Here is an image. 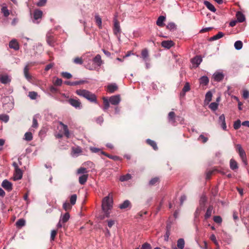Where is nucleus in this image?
Here are the masks:
<instances>
[{"instance_id":"28","label":"nucleus","mask_w":249,"mask_h":249,"mask_svg":"<svg viewBox=\"0 0 249 249\" xmlns=\"http://www.w3.org/2000/svg\"><path fill=\"white\" fill-rule=\"evenodd\" d=\"M93 62L98 66H100L102 64L101 57L99 54H97L93 59Z\"/></svg>"},{"instance_id":"35","label":"nucleus","mask_w":249,"mask_h":249,"mask_svg":"<svg viewBox=\"0 0 249 249\" xmlns=\"http://www.w3.org/2000/svg\"><path fill=\"white\" fill-rule=\"evenodd\" d=\"M185 242L182 238H180L178 240L177 246L180 249H183L184 247Z\"/></svg>"},{"instance_id":"17","label":"nucleus","mask_w":249,"mask_h":249,"mask_svg":"<svg viewBox=\"0 0 249 249\" xmlns=\"http://www.w3.org/2000/svg\"><path fill=\"white\" fill-rule=\"evenodd\" d=\"M142 58L144 61L146 62L149 60V53L147 49H145L142 51Z\"/></svg>"},{"instance_id":"20","label":"nucleus","mask_w":249,"mask_h":249,"mask_svg":"<svg viewBox=\"0 0 249 249\" xmlns=\"http://www.w3.org/2000/svg\"><path fill=\"white\" fill-rule=\"evenodd\" d=\"M166 20V17H159L158 18L156 24L160 27H163L164 25V22Z\"/></svg>"},{"instance_id":"51","label":"nucleus","mask_w":249,"mask_h":249,"mask_svg":"<svg viewBox=\"0 0 249 249\" xmlns=\"http://www.w3.org/2000/svg\"><path fill=\"white\" fill-rule=\"evenodd\" d=\"M166 28L170 30H174L176 28V25L174 23H169L166 26Z\"/></svg>"},{"instance_id":"34","label":"nucleus","mask_w":249,"mask_h":249,"mask_svg":"<svg viewBox=\"0 0 249 249\" xmlns=\"http://www.w3.org/2000/svg\"><path fill=\"white\" fill-rule=\"evenodd\" d=\"M24 74L25 78L28 80H30L31 79V76L29 73V68L28 66H26L24 69Z\"/></svg>"},{"instance_id":"4","label":"nucleus","mask_w":249,"mask_h":249,"mask_svg":"<svg viewBox=\"0 0 249 249\" xmlns=\"http://www.w3.org/2000/svg\"><path fill=\"white\" fill-rule=\"evenodd\" d=\"M71 150V156L73 157H77L82 153V148L78 146L72 147Z\"/></svg>"},{"instance_id":"46","label":"nucleus","mask_w":249,"mask_h":249,"mask_svg":"<svg viewBox=\"0 0 249 249\" xmlns=\"http://www.w3.org/2000/svg\"><path fill=\"white\" fill-rule=\"evenodd\" d=\"M29 97L32 100L36 99L38 96L37 92L35 91H30L29 92Z\"/></svg>"},{"instance_id":"26","label":"nucleus","mask_w":249,"mask_h":249,"mask_svg":"<svg viewBox=\"0 0 249 249\" xmlns=\"http://www.w3.org/2000/svg\"><path fill=\"white\" fill-rule=\"evenodd\" d=\"M212 93L211 91H208L207 92L205 95V104H208L212 100Z\"/></svg>"},{"instance_id":"45","label":"nucleus","mask_w":249,"mask_h":249,"mask_svg":"<svg viewBox=\"0 0 249 249\" xmlns=\"http://www.w3.org/2000/svg\"><path fill=\"white\" fill-rule=\"evenodd\" d=\"M218 106V103L216 102H213L211 103L209 106V108L213 111H215Z\"/></svg>"},{"instance_id":"56","label":"nucleus","mask_w":249,"mask_h":249,"mask_svg":"<svg viewBox=\"0 0 249 249\" xmlns=\"http://www.w3.org/2000/svg\"><path fill=\"white\" fill-rule=\"evenodd\" d=\"M159 181V178H155L150 180L149 181V184L150 185H153L156 184Z\"/></svg>"},{"instance_id":"55","label":"nucleus","mask_w":249,"mask_h":249,"mask_svg":"<svg viewBox=\"0 0 249 249\" xmlns=\"http://www.w3.org/2000/svg\"><path fill=\"white\" fill-rule=\"evenodd\" d=\"M96 23L97 25L100 27H101L102 26V19L100 18V17H96L95 18Z\"/></svg>"},{"instance_id":"53","label":"nucleus","mask_w":249,"mask_h":249,"mask_svg":"<svg viewBox=\"0 0 249 249\" xmlns=\"http://www.w3.org/2000/svg\"><path fill=\"white\" fill-rule=\"evenodd\" d=\"M213 221L215 223L221 224L222 221V219L220 216H215L213 217Z\"/></svg>"},{"instance_id":"19","label":"nucleus","mask_w":249,"mask_h":249,"mask_svg":"<svg viewBox=\"0 0 249 249\" xmlns=\"http://www.w3.org/2000/svg\"><path fill=\"white\" fill-rule=\"evenodd\" d=\"M88 176V174H84L80 176L79 178V183L81 185L84 184L87 181Z\"/></svg>"},{"instance_id":"42","label":"nucleus","mask_w":249,"mask_h":249,"mask_svg":"<svg viewBox=\"0 0 249 249\" xmlns=\"http://www.w3.org/2000/svg\"><path fill=\"white\" fill-rule=\"evenodd\" d=\"M131 178L130 174H127L125 175H123L120 177V180L121 181H127Z\"/></svg>"},{"instance_id":"37","label":"nucleus","mask_w":249,"mask_h":249,"mask_svg":"<svg viewBox=\"0 0 249 249\" xmlns=\"http://www.w3.org/2000/svg\"><path fill=\"white\" fill-rule=\"evenodd\" d=\"M88 170L86 168L84 167H80L77 169L76 173L77 174H88Z\"/></svg>"},{"instance_id":"31","label":"nucleus","mask_w":249,"mask_h":249,"mask_svg":"<svg viewBox=\"0 0 249 249\" xmlns=\"http://www.w3.org/2000/svg\"><path fill=\"white\" fill-rule=\"evenodd\" d=\"M107 91L110 93H113L117 89V86L116 84H111L107 86Z\"/></svg>"},{"instance_id":"11","label":"nucleus","mask_w":249,"mask_h":249,"mask_svg":"<svg viewBox=\"0 0 249 249\" xmlns=\"http://www.w3.org/2000/svg\"><path fill=\"white\" fill-rule=\"evenodd\" d=\"M218 122L221 124L223 129L226 130L227 126L225 122V117L224 114H222L219 116Z\"/></svg>"},{"instance_id":"2","label":"nucleus","mask_w":249,"mask_h":249,"mask_svg":"<svg viewBox=\"0 0 249 249\" xmlns=\"http://www.w3.org/2000/svg\"><path fill=\"white\" fill-rule=\"evenodd\" d=\"M76 93L79 96L84 97L91 102H96V97L94 94L85 89H78Z\"/></svg>"},{"instance_id":"29","label":"nucleus","mask_w":249,"mask_h":249,"mask_svg":"<svg viewBox=\"0 0 249 249\" xmlns=\"http://www.w3.org/2000/svg\"><path fill=\"white\" fill-rule=\"evenodd\" d=\"M204 5L207 7L208 9L213 12H215L216 9L214 6L210 2L208 1H205L204 2Z\"/></svg>"},{"instance_id":"58","label":"nucleus","mask_w":249,"mask_h":249,"mask_svg":"<svg viewBox=\"0 0 249 249\" xmlns=\"http://www.w3.org/2000/svg\"><path fill=\"white\" fill-rule=\"evenodd\" d=\"M210 238L214 243L215 245H217V241L214 234H212L210 236Z\"/></svg>"},{"instance_id":"6","label":"nucleus","mask_w":249,"mask_h":249,"mask_svg":"<svg viewBox=\"0 0 249 249\" xmlns=\"http://www.w3.org/2000/svg\"><path fill=\"white\" fill-rule=\"evenodd\" d=\"M113 32L115 35L118 36L120 35L121 33V28L119 24V22L116 19H114V28Z\"/></svg>"},{"instance_id":"30","label":"nucleus","mask_w":249,"mask_h":249,"mask_svg":"<svg viewBox=\"0 0 249 249\" xmlns=\"http://www.w3.org/2000/svg\"><path fill=\"white\" fill-rule=\"evenodd\" d=\"M130 205V202L129 200H126L122 204L119 205V208L121 209H124L129 207Z\"/></svg>"},{"instance_id":"23","label":"nucleus","mask_w":249,"mask_h":249,"mask_svg":"<svg viewBox=\"0 0 249 249\" xmlns=\"http://www.w3.org/2000/svg\"><path fill=\"white\" fill-rule=\"evenodd\" d=\"M70 216L68 213H65L64 215H62L60 216V222H62L63 223H66L70 219Z\"/></svg>"},{"instance_id":"3","label":"nucleus","mask_w":249,"mask_h":249,"mask_svg":"<svg viewBox=\"0 0 249 249\" xmlns=\"http://www.w3.org/2000/svg\"><path fill=\"white\" fill-rule=\"evenodd\" d=\"M236 150L238 153L240 158L241 159L245 165H247V160L246 158V154L244 150L242 148L241 144H237L235 145Z\"/></svg>"},{"instance_id":"50","label":"nucleus","mask_w":249,"mask_h":249,"mask_svg":"<svg viewBox=\"0 0 249 249\" xmlns=\"http://www.w3.org/2000/svg\"><path fill=\"white\" fill-rule=\"evenodd\" d=\"M63 208L65 211H67L69 210H71V206L69 203L66 202L64 203V204L63 205Z\"/></svg>"},{"instance_id":"41","label":"nucleus","mask_w":249,"mask_h":249,"mask_svg":"<svg viewBox=\"0 0 249 249\" xmlns=\"http://www.w3.org/2000/svg\"><path fill=\"white\" fill-rule=\"evenodd\" d=\"M190 89V85H189V84L188 83H186L183 89H182V93H181V95H182L183 96H184L185 94V93L188 91H189Z\"/></svg>"},{"instance_id":"8","label":"nucleus","mask_w":249,"mask_h":249,"mask_svg":"<svg viewBox=\"0 0 249 249\" xmlns=\"http://www.w3.org/2000/svg\"><path fill=\"white\" fill-rule=\"evenodd\" d=\"M109 101L112 105H117L121 101L120 96L119 95L112 96L110 97Z\"/></svg>"},{"instance_id":"59","label":"nucleus","mask_w":249,"mask_h":249,"mask_svg":"<svg viewBox=\"0 0 249 249\" xmlns=\"http://www.w3.org/2000/svg\"><path fill=\"white\" fill-rule=\"evenodd\" d=\"M38 126V124L36 119L34 117L33 120L32 127L37 128Z\"/></svg>"},{"instance_id":"7","label":"nucleus","mask_w":249,"mask_h":249,"mask_svg":"<svg viewBox=\"0 0 249 249\" xmlns=\"http://www.w3.org/2000/svg\"><path fill=\"white\" fill-rule=\"evenodd\" d=\"M59 124L61 126V131L64 132V135L69 138L70 137V134L67 125L64 124L62 122H59Z\"/></svg>"},{"instance_id":"40","label":"nucleus","mask_w":249,"mask_h":249,"mask_svg":"<svg viewBox=\"0 0 249 249\" xmlns=\"http://www.w3.org/2000/svg\"><path fill=\"white\" fill-rule=\"evenodd\" d=\"M146 142H147V143L149 144L150 145H151L154 150H157L158 149V147H157V144L155 142L152 141V140H151L150 139H147L146 140Z\"/></svg>"},{"instance_id":"10","label":"nucleus","mask_w":249,"mask_h":249,"mask_svg":"<svg viewBox=\"0 0 249 249\" xmlns=\"http://www.w3.org/2000/svg\"><path fill=\"white\" fill-rule=\"evenodd\" d=\"M224 78V74L222 72L216 71L213 74V79L217 82L221 81Z\"/></svg>"},{"instance_id":"33","label":"nucleus","mask_w":249,"mask_h":249,"mask_svg":"<svg viewBox=\"0 0 249 249\" xmlns=\"http://www.w3.org/2000/svg\"><path fill=\"white\" fill-rule=\"evenodd\" d=\"M207 201V198L205 196H202L199 201L200 207L204 209L206 202Z\"/></svg>"},{"instance_id":"1","label":"nucleus","mask_w":249,"mask_h":249,"mask_svg":"<svg viewBox=\"0 0 249 249\" xmlns=\"http://www.w3.org/2000/svg\"><path fill=\"white\" fill-rule=\"evenodd\" d=\"M113 196L111 193H109L107 196L103 199L102 202V210L107 217L109 216L110 211L113 207Z\"/></svg>"},{"instance_id":"21","label":"nucleus","mask_w":249,"mask_h":249,"mask_svg":"<svg viewBox=\"0 0 249 249\" xmlns=\"http://www.w3.org/2000/svg\"><path fill=\"white\" fill-rule=\"evenodd\" d=\"M213 211V206H210L206 211V213L205 214V218L208 219L210 218L212 214V212Z\"/></svg>"},{"instance_id":"15","label":"nucleus","mask_w":249,"mask_h":249,"mask_svg":"<svg viewBox=\"0 0 249 249\" xmlns=\"http://www.w3.org/2000/svg\"><path fill=\"white\" fill-rule=\"evenodd\" d=\"M174 45V42L172 40L163 41L161 42V46L167 49H170Z\"/></svg>"},{"instance_id":"39","label":"nucleus","mask_w":249,"mask_h":249,"mask_svg":"<svg viewBox=\"0 0 249 249\" xmlns=\"http://www.w3.org/2000/svg\"><path fill=\"white\" fill-rule=\"evenodd\" d=\"M25 224V221L23 219H20L18 220L16 223L17 227L21 228L24 226Z\"/></svg>"},{"instance_id":"64","label":"nucleus","mask_w":249,"mask_h":249,"mask_svg":"<svg viewBox=\"0 0 249 249\" xmlns=\"http://www.w3.org/2000/svg\"><path fill=\"white\" fill-rule=\"evenodd\" d=\"M62 83V80L61 79L57 78L54 81V84L57 86H60Z\"/></svg>"},{"instance_id":"5","label":"nucleus","mask_w":249,"mask_h":249,"mask_svg":"<svg viewBox=\"0 0 249 249\" xmlns=\"http://www.w3.org/2000/svg\"><path fill=\"white\" fill-rule=\"evenodd\" d=\"M23 175V173L21 170L19 168L14 170L13 179L14 180H18L21 179Z\"/></svg>"},{"instance_id":"52","label":"nucleus","mask_w":249,"mask_h":249,"mask_svg":"<svg viewBox=\"0 0 249 249\" xmlns=\"http://www.w3.org/2000/svg\"><path fill=\"white\" fill-rule=\"evenodd\" d=\"M61 75L63 77L67 79H70L72 77V75L68 72H62Z\"/></svg>"},{"instance_id":"63","label":"nucleus","mask_w":249,"mask_h":249,"mask_svg":"<svg viewBox=\"0 0 249 249\" xmlns=\"http://www.w3.org/2000/svg\"><path fill=\"white\" fill-rule=\"evenodd\" d=\"M202 209H203L202 208H201L200 207V208H197V209L196 210V212L195 213V217H197L199 216L200 211Z\"/></svg>"},{"instance_id":"48","label":"nucleus","mask_w":249,"mask_h":249,"mask_svg":"<svg viewBox=\"0 0 249 249\" xmlns=\"http://www.w3.org/2000/svg\"><path fill=\"white\" fill-rule=\"evenodd\" d=\"M77 199V196L76 195H72L70 197L71 204L73 205L75 204Z\"/></svg>"},{"instance_id":"27","label":"nucleus","mask_w":249,"mask_h":249,"mask_svg":"<svg viewBox=\"0 0 249 249\" xmlns=\"http://www.w3.org/2000/svg\"><path fill=\"white\" fill-rule=\"evenodd\" d=\"M209 82V78H208V77H207L206 76H202L199 79V83L201 85H206L208 84Z\"/></svg>"},{"instance_id":"49","label":"nucleus","mask_w":249,"mask_h":249,"mask_svg":"<svg viewBox=\"0 0 249 249\" xmlns=\"http://www.w3.org/2000/svg\"><path fill=\"white\" fill-rule=\"evenodd\" d=\"M0 120L7 123L9 120V116L6 114L0 115Z\"/></svg>"},{"instance_id":"54","label":"nucleus","mask_w":249,"mask_h":249,"mask_svg":"<svg viewBox=\"0 0 249 249\" xmlns=\"http://www.w3.org/2000/svg\"><path fill=\"white\" fill-rule=\"evenodd\" d=\"M241 126V122L240 120H237L234 122L233 127L235 129H238Z\"/></svg>"},{"instance_id":"44","label":"nucleus","mask_w":249,"mask_h":249,"mask_svg":"<svg viewBox=\"0 0 249 249\" xmlns=\"http://www.w3.org/2000/svg\"><path fill=\"white\" fill-rule=\"evenodd\" d=\"M24 139L27 141H30L33 139V134L31 132H26L24 135Z\"/></svg>"},{"instance_id":"61","label":"nucleus","mask_w":249,"mask_h":249,"mask_svg":"<svg viewBox=\"0 0 249 249\" xmlns=\"http://www.w3.org/2000/svg\"><path fill=\"white\" fill-rule=\"evenodd\" d=\"M74 62L76 64H81L83 63V61L81 58L80 57H76L75 58L74 60Z\"/></svg>"},{"instance_id":"38","label":"nucleus","mask_w":249,"mask_h":249,"mask_svg":"<svg viewBox=\"0 0 249 249\" xmlns=\"http://www.w3.org/2000/svg\"><path fill=\"white\" fill-rule=\"evenodd\" d=\"M103 99L104 105L103 109L104 110H107L109 108L110 102H109V101H108V99L106 97H104Z\"/></svg>"},{"instance_id":"24","label":"nucleus","mask_w":249,"mask_h":249,"mask_svg":"<svg viewBox=\"0 0 249 249\" xmlns=\"http://www.w3.org/2000/svg\"><path fill=\"white\" fill-rule=\"evenodd\" d=\"M230 166L231 169L234 170L238 168L237 162L233 159H231L230 162Z\"/></svg>"},{"instance_id":"12","label":"nucleus","mask_w":249,"mask_h":249,"mask_svg":"<svg viewBox=\"0 0 249 249\" xmlns=\"http://www.w3.org/2000/svg\"><path fill=\"white\" fill-rule=\"evenodd\" d=\"M9 46L10 48L13 49L15 50H18L19 48V44L15 39H12L9 42Z\"/></svg>"},{"instance_id":"36","label":"nucleus","mask_w":249,"mask_h":249,"mask_svg":"<svg viewBox=\"0 0 249 249\" xmlns=\"http://www.w3.org/2000/svg\"><path fill=\"white\" fill-rule=\"evenodd\" d=\"M1 11L2 13L3 14L4 16H9L10 14L7 6L5 5H2L1 8Z\"/></svg>"},{"instance_id":"14","label":"nucleus","mask_w":249,"mask_h":249,"mask_svg":"<svg viewBox=\"0 0 249 249\" xmlns=\"http://www.w3.org/2000/svg\"><path fill=\"white\" fill-rule=\"evenodd\" d=\"M202 61V57L200 56H196L192 59V63L193 65H196V67H198Z\"/></svg>"},{"instance_id":"62","label":"nucleus","mask_w":249,"mask_h":249,"mask_svg":"<svg viewBox=\"0 0 249 249\" xmlns=\"http://www.w3.org/2000/svg\"><path fill=\"white\" fill-rule=\"evenodd\" d=\"M57 231L55 230H53L51 233V240H54V238L56 235Z\"/></svg>"},{"instance_id":"60","label":"nucleus","mask_w":249,"mask_h":249,"mask_svg":"<svg viewBox=\"0 0 249 249\" xmlns=\"http://www.w3.org/2000/svg\"><path fill=\"white\" fill-rule=\"evenodd\" d=\"M243 97L245 99H247L249 97V91L247 90H244L243 92Z\"/></svg>"},{"instance_id":"18","label":"nucleus","mask_w":249,"mask_h":249,"mask_svg":"<svg viewBox=\"0 0 249 249\" xmlns=\"http://www.w3.org/2000/svg\"><path fill=\"white\" fill-rule=\"evenodd\" d=\"M86 82H87L86 81L80 80V81H75V82L66 81L65 82V83L67 85L73 86L82 84H83V83H85Z\"/></svg>"},{"instance_id":"57","label":"nucleus","mask_w":249,"mask_h":249,"mask_svg":"<svg viewBox=\"0 0 249 249\" xmlns=\"http://www.w3.org/2000/svg\"><path fill=\"white\" fill-rule=\"evenodd\" d=\"M198 140H201L203 142L205 143L208 141V138L203 135L201 134L198 138Z\"/></svg>"},{"instance_id":"25","label":"nucleus","mask_w":249,"mask_h":249,"mask_svg":"<svg viewBox=\"0 0 249 249\" xmlns=\"http://www.w3.org/2000/svg\"><path fill=\"white\" fill-rule=\"evenodd\" d=\"M224 34L221 32H219L217 34H216L215 36H213L212 37L210 38V41H214L217 39H219L221 38H222L224 36Z\"/></svg>"},{"instance_id":"47","label":"nucleus","mask_w":249,"mask_h":249,"mask_svg":"<svg viewBox=\"0 0 249 249\" xmlns=\"http://www.w3.org/2000/svg\"><path fill=\"white\" fill-rule=\"evenodd\" d=\"M90 150L93 152V153H98L99 152H101V153L103 155H105V153L102 151L99 148L94 147H90L89 148Z\"/></svg>"},{"instance_id":"16","label":"nucleus","mask_w":249,"mask_h":249,"mask_svg":"<svg viewBox=\"0 0 249 249\" xmlns=\"http://www.w3.org/2000/svg\"><path fill=\"white\" fill-rule=\"evenodd\" d=\"M11 81L10 78L7 75H0V82L3 84H6L10 82Z\"/></svg>"},{"instance_id":"32","label":"nucleus","mask_w":249,"mask_h":249,"mask_svg":"<svg viewBox=\"0 0 249 249\" xmlns=\"http://www.w3.org/2000/svg\"><path fill=\"white\" fill-rule=\"evenodd\" d=\"M41 18L42 17H31L30 20L33 23L38 24L41 21Z\"/></svg>"},{"instance_id":"22","label":"nucleus","mask_w":249,"mask_h":249,"mask_svg":"<svg viewBox=\"0 0 249 249\" xmlns=\"http://www.w3.org/2000/svg\"><path fill=\"white\" fill-rule=\"evenodd\" d=\"M168 118L170 122H171L172 124H174L176 122L175 114L174 112H170L168 114Z\"/></svg>"},{"instance_id":"13","label":"nucleus","mask_w":249,"mask_h":249,"mask_svg":"<svg viewBox=\"0 0 249 249\" xmlns=\"http://www.w3.org/2000/svg\"><path fill=\"white\" fill-rule=\"evenodd\" d=\"M69 103L75 108H80L81 107V104L78 100L71 99L69 100Z\"/></svg>"},{"instance_id":"9","label":"nucleus","mask_w":249,"mask_h":249,"mask_svg":"<svg viewBox=\"0 0 249 249\" xmlns=\"http://www.w3.org/2000/svg\"><path fill=\"white\" fill-rule=\"evenodd\" d=\"M2 187L8 191L12 189V184L7 179L4 180L1 184Z\"/></svg>"},{"instance_id":"43","label":"nucleus","mask_w":249,"mask_h":249,"mask_svg":"<svg viewBox=\"0 0 249 249\" xmlns=\"http://www.w3.org/2000/svg\"><path fill=\"white\" fill-rule=\"evenodd\" d=\"M234 46L236 50H239L242 49L243 47V43L241 41L238 40L234 43Z\"/></svg>"}]
</instances>
